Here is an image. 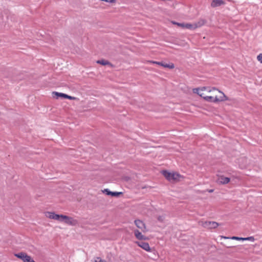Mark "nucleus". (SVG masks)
<instances>
[{
	"instance_id": "nucleus-24",
	"label": "nucleus",
	"mask_w": 262,
	"mask_h": 262,
	"mask_svg": "<svg viewBox=\"0 0 262 262\" xmlns=\"http://www.w3.org/2000/svg\"><path fill=\"white\" fill-rule=\"evenodd\" d=\"M66 99H70V100H76V99H77V98L76 97L71 96H69L68 95H67V97H66Z\"/></svg>"
},
{
	"instance_id": "nucleus-15",
	"label": "nucleus",
	"mask_w": 262,
	"mask_h": 262,
	"mask_svg": "<svg viewBox=\"0 0 262 262\" xmlns=\"http://www.w3.org/2000/svg\"><path fill=\"white\" fill-rule=\"evenodd\" d=\"M63 216H64V215H62V214L59 215V214L55 213L54 220L62 222Z\"/></svg>"
},
{
	"instance_id": "nucleus-16",
	"label": "nucleus",
	"mask_w": 262,
	"mask_h": 262,
	"mask_svg": "<svg viewBox=\"0 0 262 262\" xmlns=\"http://www.w3.org/2000/svg\"><path fill=\"white\" fill-rule=\"evenodd\" d=\"M161 66L164 68H168L169 69H173L174 67V64L173 63H171L170 64L165 62H163V63H161Z\"/></svg>"
},
{
	"instance_id": "nucleus-22",
	"label": "nucleus",
	"mask_w": 262,
	"mask_h": 262,
	"mask_svg": "<svg viewBox=\"0 0 262 262\" xmlns=\"http://www.w3.org/2000/svg\"><path fill=\"white\" fill-rule=\"evenodd\" d=\"M200 88V92H201V91H204V90H207L208 92H210L211 91V89H210V88H209V87L207 88V87L204 86L201 88Z\"/></svg>"
},
{
	"instance_id": "nucleus-26",
	"label": "nucleus",
	"mask_w": 262,
	"mask_h": 262,
	"mask_svg": "<svg viewBox=\"0 0 262 262\" xmlns=\"http://www.w3.org/2000/svg\"><path fill=\"white\" fill-rule=\"evenodd\" d=\"M192 27V25L190 24H185L184 28H187V29H190Z\"/></svg>"
},
{
	"instance_id": "nucleus-13",
	"label": "nucleus",
	"mask_w": 262,
	"mask_h": 262,
	"mask_svg": "<svg viewBox=\"0 0 262 262\" xmlns=\"http://www.w3.org/2000/svg\"><path fill=\"white\" fill-rule=\"evenodd\" d=\"M27 254L25 252H19L18 253H16L14 254L15 256H16L17 258H18L20 259H21L23 261H25V259L27 256Z\"/></svg>"
},
{
	"instance_id": "nucleus-29",
	"label": "nucleus",
	"mask_w": 262,
	"mask_h": 262,
	"mask_svg": "<svg viewBox=\"0 0 262 262\" xmlns=\"http://www.w3.org/2000/svg\"><path fill=\"white\" fill-rule=\"evenodd\" d=\"M192 91L193 93L196 94V88L193 89Z\"/></svg>"
},
{
	"instance_id": "nucleus-11",
	"label": "nucleus",
	"mask_w": 262,
	"mask_h": 262,
	"mask_svg": "<svg viewBox=\"0 0 262 262\" xmlns=\"http://www.w3.org/2000/svg\"><path fill=\"white\" fill-rule=\"evenodd\" d=\"M52 94H53V97H55L56 99H58L59 97L63 98V99H66V97H67V95L66 94L59 93V92H53Z\"/></svg>"
},
{
	"instance_id": "nucleus-14",
	"label": "nucleus",
	"mask_w": 262,
	"mask_h": 262,
	"mask_svg": "<svg viewBox=\"0 0 262 262\" xmlns=\"http://www.w3.org/2000/svg\"><path fill=\"white\" fill-rule=\"evenodd\" d=\"M222 238H225V239H235L237 241H244V237H241L238 236H232L231 237H226V236H222Z\"/></svg>"
},
{
	"instance_id": "nucleus-28",
	"label": "nucleus",
	"mask_w": 262,
	"mask_h": 262,
	"mask_svg": "<svg viewBox=\"0 0 262 262\" xmlns=\"http://www.w3.org/2000/svg\"><path fill=\"white\" fill-rule=\"evenodd\" d=\"M152 63L157 64L158 65L161 66V63H163V62H159V61H152Z\"/></svg>"
},
{
	"instance_id": "nucleus-25",
	"label": "nucleus",
	"mask_w": 262,
	"mask_h": 262,
	"mask_svg": "<svg viewBox=\"0 0 262 262\" xmlns=\"http://www.w3.org/2000/svg\"><path fill=\"white\" fill-rule=\"evenodd\" d=\"M257 60L262 63V54H259L257 57Z\"/></svg>"
},
{
	"instance_id": "nucleus-1",
	"label": "nucleus",
	"mask_w": 262,
	"mask_h": 262,
	"mask_svg": "<svg viewBox=\"0 0 262 262\" xmlns=\"http://www.w3.org/2000/svg\"><path fill=\"white\" fill-rule=\"evenodd\" d=\"M219 92L221 93L222 94V96L220 97V98H218L217 96L214 97L212 96H203V93L200 92V88H198V95H199L201 97L203 98L208 102L216 103L228 100V98L224 94V93L220 91H219Z\"/></svg>"
},
{
	"instance_id": "nucleus-10",
	"label": "nucleus",
	"mask_w": 262,
	"mask_h": 262,
	"mask_svg": "<svg viewBox=\"0 0 262 262\" xmlns=\"http://www.w3.org/2000/svg\"><path fill=\"white\" fill-rule=\"evenodd\" d=\"M230 181V178L226 177L224 176H221L219 178V182L222 184H228Z\"/></svg>"
},
{
	"instance_id": "nucleus-19",
	"label": "nucleus",
	"mask_w": 262,
	"mask_h": 262,
	"mask_svg": "<svg viewBox=\"0 0 262 262\" xmlns=\"http://www.w3.org/2000/svg\"><path fill=\"white\" fill-rule=\"evenodd\" d=\"M33 260V258L27 254L24 262H32Z\"/></svg>"
},
{
	"instance_id": "nucleus-23",
	"label": "nucleus",
	"mask_w": 262,
	"mask_h": 262,
	"mask_svg": "<svg viewBox=\"0 0 262 262\" xmlns=\"http://www.w3.org/2000/svg\"><path fill=\"white\" fill-rule=\"evenodd\" d=\"M165 219V216L164 215H160L158 217V220L160 222H163Z\"/></svg>"
},
{
	"instance_id": "nucleus-2",
	"label": "nucleus",
	"mask_w": 262,
	"mask_h": 262,
	"mask_svg": "<svg viewBox=\"0 0 262 262\" xmlns=\"http://www.w3.org/2000/svg\"><path fill=\"white\" fill-rule=\"evenodd\" d=\"M162 174L169 181L179 180L181 175L178 173H171L166 170L162 171Z\"/></svg>"
},
{
	"instance_id": "nucleus-3",
	"label": "nucleus",
	"mask_w": 262,
	"mask_h": 262,
	"mask_svg": "<svg viewBox=\"0 0 262 262\" xmlns=\"http://www.w3.org/2000/svg\"><path fill=\"white\" fill-rule=\"evenodd\" d=\"M199 224L208 229H215L220 225L218 223L214 221H201L199 222Z\"/></svg>"
},
{
	"instance_id": "nucleus-12",
	"label": "nucleus",
	"mask_w": 262,
	"mask_h": 262,
	"mask_svg": "<svg viewBox=\"0 0 262 262\" xmlns=\"http://www.w3.org/2000/svg\"><path fill=\"white\" fill-rule=\"evenodd\" d=\"M96 62L103 66L108 65L111 67H113V65L110 62L105 59L98 60L96 61Z\"/></svg>"
},
{
	"instance_id": "nucleus-9",
	"label": "nucleus",
	"mask_w": 262,
	"mask_h": 262,
	"mask_svg": "<svg viewBox=\"0 0 262 262\" xmlns=\"http://www.w3.org/2000/svg\"><path fill=\"white\" fill-rule=\"evenodd\" d=\"M134 234L136 237L139 240H146L148 239V237L143 235L141 232L138 230L136 229L134 230Z\"/></svg>"
},
{
	"instance_id": "nucleus-5",
	"label": "nucleus",
	"mask_w": 262,
	"mask_h": 262,
	"mask_svg": "<svg viewBox=\"0 0 262 262\" xmlns=\"http://www.w3.org/2000/svg\"><path fill=\"white\" fill-rule=\"evenodd\" d=\"M103 193L107 195H111L114 197H119L121 194H122V192L111 191L108 188L104 189L102 190Z\"/></svg>"
},
{
	"instance_id": "nucleus-31",
	"label": "nucleus",
	"mask_w": 262,
	"mask_h": 262,
	"mask_svg": "<svg viewBox=\"0 0 262 262\" xmlns=\"http://www.w3.org/2000/svg\"><path fill=\"white\" fill-rule=\"evenodd\" d=\"M213 191V189H210V190H208V192H212Z\"/></svg>"
},
{
	"instance_id": "nucleus-7",
	"label": "nucleus",
	"mask_w": 262,
	"mask_h": 262,
	"mask_svg": "<svg viewBox=\"0 0 262 262\" xmlns=\"http://www.w3.org/2000/svg\"><path fill=\"white\" fill-rule=\"evenodd\" d=\"M134 222L136 226L140 229L142 232H145L147 231L145 225L143 222L140 220H136Z\"/></svg>"
},
{
	"instance_id": "nucleus-21",
	"label": "nucleus",
	"mask_w": 262,
	"mask_h": 262,
	"mask_svg": "<svg viewBox=\"0 0 262 262\" xmlns=\"http://www.w3.org/2000/svg\"><path fill=\"white\" fill-rule=\"evenodd\" d=\"M255 240L253 236H249L247 237H244V241H250L251 242H254Z\"/></svg>"
},
{
	"instance_id": "nucleus-4",
	"label": "nucleus",
	"mask_w": 262,
	"mask_h": 262,
	"mask_svg": "<svg viewBox=\"0 0 262 262\" xmlns=\"http://www.w3.org/2000/svg\"><path fill=\"white\" fill-rule=\"evenodd\" d=\"M62 222H63L65 224L71 226H76L78 224V221L77 220L65 215H64V216L63 217Z\"/></svg>"
},
{
	"instance_id": "nucleus-18",
	"label": "nucleus",
	"mask_w": 262,
	"mask_h": 262,
	"mask_svg": "<svg viewBox=\"0 0 262 262\" xmlns=\"http://www.w3.org/2000/svg\"><path fill=\"white\" fill-rule=\"evenodd\" d=\"M206 23V20L203 19H201L198 21V28L203 26Z\"/></svg>"
},
{
	"instance_id": "nucleus-8",
	"label": "nucleus",
	"mask_w": 262,
	"mask_h": 262,
	"mask_svg": "<svg viewBox=\"0 0 262 262\" xmlns=\"http://www.w3.org/2000/svg\"><path fill=\"white\" fill-rule=\"evenodd\" d=\"M225 4V2L223 0H212L210 5L211 7L215 8Z\"/></svg>"
},
{
	"instance_id": "nucleus-30",
	"label": "nucleus",
	"mask_w": 262,
	"mask_h": 262,
	"mask_svg": "<svg viewBox=\"0 0 262 262\" xmlns=\"http://www.w3.org/2000/svg\"><path fill=\"white\" fill-rule=\"evenodd\" d=\"M234 246H231V245H229V246H227V248H231V247H233Z\"/></svg>"
},
{
	"instance_id": "nucleus-32",
	"label": "nucleus",
	"mask_w": 262,
	"mask_h": 262,
	"mask_svg": "<svg viewBox=\"0 0 262 262\" xmlns=\"http://www.w3.org/2000/svg\"><path fill=\"white\" fill-rule=\"evenodd\" d=\"M212 90H216L215 88H212Z\"/></svg>"
},
{
	"instance_id": "nucleus-17",
	"label": "nucleus",
	"mask_w": 262,
	"mask_h": 262,
	"mask_svg": "<svg viewBox=\"0 0 262 262\" xmlns=\"http://www.w3.org/2000/svg\"><path fill=\"white\" fill-rule=\"evenodd\" d=\"M55 213L53 212H47L46 215L49 219H54Z\"/></svg>"
},
{
	"instance_id": "nucleus-6",
	"label": "nucleus",
	"mask_w": 262,
	"mask_h": 262,
	"mask_svg": "<svg viewBox=\"0 0 262 262\" xmlns=\"http://www.w3.org/2000/svg\"><path fill=\"white\" fill-rule=\"evenodd\" d=\"M139 247L142 248L143 249L146 251H150L151 249L149 247V244L146 242L142 241H137L135 243Z\"/></svg>"
},
{
	"instance_id": "nucleus-20",
	"label": "nucleus",
	"mask_w": 262,
	"mask_h": 262,
	"mask_svg": "<svg viewBox=\"0 0 262 262\" xmlns=\"http://www.w3.org/2000/svg\"><path fill=\"white\" fill-rule=\"evenodd\" d=\"M172 23L174 25H176L179 27L184 28V25H185L184 23H177L176 21H172Z\"/></svg>"
},
{
	"instance_id": "nucleus-27",
	"label": "nucleus",
	"mask_w": 262,
	"mask_h": 262,
	"mask_svg": "<svg viewBox=\"0 0 262 262\" xmlns=\"http://www.w3.org/2000/svg\"><path fill=\"white\" fill-rule=\"evenodd\" d=\"M95 262H106V261L102 260L100 257H97V259L95 260Z\"/></svg>"
}]
</instances>
